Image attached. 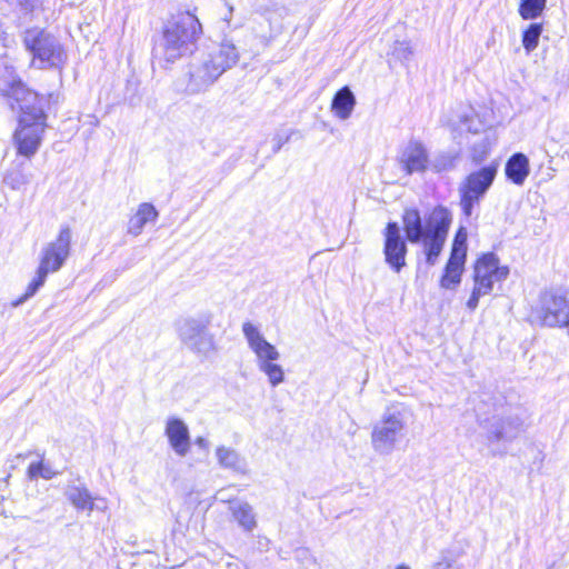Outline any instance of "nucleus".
I'll list each match as a JSON object with an SVG mask.
<instances>
[{
	"label": "nucleus",
	"mask_w": 569,
	"mask_h": 569,
	"mask_svg": "<svg viewBox=\"0 0 569 569\" xmlns=\"http://www.w3.org/2000/svg\"><path fill=\"white\" fill-rule=\"evenodd\" d=\"M6 94L12 97L20 109L13 144L18 154L30 159L38 152L47 128L44 99L26 88L20 80L13 81L10 89L6 90Z\"/></svg>",
	"instance_id": "obj_1"
},
{
	"label": "nucleus",
	"mask_w": 569,
	"mask_h": 569,
	"mask_svg": "<svg viewBox=\"0 0 569 569\" xmlns=\"http://www.w3.org/2000/svg\"><path fill=\"white\" fill-rule=\"evenodd\" d=\"M451 214L443 207H436L425 223L417 209H406L402 214V224L406 239L410 243H422L426 262L435 266L445 246Z\"/></svg>",
	"instance_id": "obj_2"
},
{
	"label": "nucleus",
	"mask_w": 569,
	"mask_h": 569,
	"mask_svg": "<svg viewBox=\"0 0 569 569\" xmlns=\"http://www.w3.org/2000/svg\"><path fill=\"white\" fill-rule=\"evenodd\" d=\"M201 32V23L194 14L179 13L164 24L162 36L154 48V56L173 62L191 52Z\"/></svg>",
	"instance_id": "obj_3"
},
{
	"label": "nucleus",
	"mask_w": 569,
	"mask_h": 569,
	"mask_svg": "<svg viewBox=\"0 0 569 569\" xmlns=\"http://www.w3.org/2000/svg\"><path fill=\"white\" fill-rule=\"evenodd\" d=\"M239 60V51L232 41L224 39L217 48L190 70L187 90L198 93L210 87L222 73Z\"/></svg>",
	"instance_id": "obj_4"
},
{
	"label": "nucleus",
	"mask_w": 569,
	"mask_h": 569,
	"mask_svg": "<svg viewBox=\"0 0 569 569\" xmlns=\"http://www.w3.org/2000/svg\"><path fill=\"white\" fill-rule=\"evenodd\" d=\"M71 228L67 224L62 226L57 237L42 248L36 277L17 305L32 297L44 284L49 273L58 272L63 267L71 253Z\"/></svg>",
	"instance_id": "obj_5"
},
{
	"label": "nucleus",
	"mask_w": 569,
	"mask_h": 569,
	"mask_svg": "<svg viewBox=\"0 0 569 569\" xmlns=\"http://www.w3.org/2000/svg\"><path fill=\"white\" fill-rule=\"evenodd\" d=\"M242 333L247 340L248 347L256 356L258 369L264 373L269 383L277 387L284 381L283 368L277 363L280 359V352L271 345L259 328L250 321L242 323Z\"/></svg>",
	"instance_id": "obj_6"
},
{
	"label": "nucleus",
	"mask_w": 569,
	"mask_h": 569,
	"mask_svg": "<svg viewBox=\"0 0 569 569\" xmlns=\"http://www.w3.org/2000/svg\"><path fill=\"white\" fill-rule=\"evenodd\" d=\"M509 276V268L501 266L493 252L480 256L473 267V288L467 301V308L475 311L481 297L492 292L496 283L503 282Z\"/></svg>",
	"instance_id": "obj_7"
},
{
	"label": "nucleus",
	"mask_w": 569,
	"mask_h": 569,
	"mask_svg": "<svg viewBox=\"0 0 569 569\" xmlns=\"http://www.w3.org/2000/svg\"><path fill=\"white\" fill-rule=\"evenodd\" d=\"M407 427V412L400 406L386 410L371 432V446L378 455H390L403 437Z\"/></svg>",
	"instance_id": "obj_8"
},
{
	"label": "nucleus",
	"mask_w": 569,
	"mask_h": 569,
	"mask_svg": "<svg viewBox=\"0 0 569 569\" xmlns=\"http://www.w3.org/2000/svg\"><path fill=\"white\" fill-rule=\"evenodd\" d=\"M23 44L33 56V63L39 69L61 68L67 61V53L59 40L52 34L37 28L23 33Z\"/></svg>",
	"instance_id": "obj_9"
},
{
	"label": "nucleus",
	"mask_w": 569,
	"mask_h": 569,
	"mask_svg": "<svg viewBox=\"0 0 569 569\" xmlns=\"http://www.w3.org/2000/svg\"><path fill=\"white\" fill-rule=\"evenodd\" d=\"M208 318L188 317L177 321L176 328L181 343L193 353L208 358L218 350L214 336L209 331Z\"/></svg>",
	"instance_id": "obj_10"
},
{
	"label": "nucleus",
	"mask_w": 569,
	"mask_h": 569,
	"mask_svg": "<svg viewBox=\"0 0 569 569\" xmlns=\"http://www.w3.org/2000/svg\"><path fill=\"white\" fill-rule=\"evenodd\" d=\"M497 176V166L489 164L469 173L459 184L460 208L469 218L485 197Z\"/></svg>",
	"instance_id": "obj_11"
},
{
	"label": "nucleus",
	"mask_w": 569,
	"mask_h": 569,
	"mask_svg": "<svg viewBox=\"0 0 569 569\" xmlns=\"http://www.w3.org/2000/svg\"><path fill=\"white\" fill-rule=\"evenodd\" d=\"M536 317L546 327H568L569 289L550 290L541 293L536 309Z\"/></svg>",
	"instance_id": "obj_12"
},
{
	"label": "nucleus",
	"mask_w": 569,
	"mask_h": 569,
	"mask_svg": "<svg viewBox=\"0 0 569 569\" xmlns=\"http://www.w3.org/2000/svg\"><path fill=\"white\" fill-rule=\"evenodd\" d=\"M383 256L392 271L399 273L406 266L407 242L397 222H388L383 230Z\"/></svg>",
	"instance_id": "obj_13"
},
{
	"label": "nucleus",
	"mask_w": 569,
	"mask_h": 569,
	"mask_svg": "<svg viewBox=\"0 0 569 569\" xmlns=\"http://www.w3.org/2000/svg\"><path fill=\"white\" fill-rule=\"evenodd\" d=\"M467 236L460 230L452 243L450 258L441 277L440 286L443 289H456L461 282L467 257Z\"/></svg>",
	"instance_id": "obj_14"
},
{
	"label": "nucleus",
	"mask_w": 569,
	"mask_h": 569,
	"mask_svg": "<svg viewBox=\"0 0 569 569\" xmlns=\"http://www.w3.org/2000/svg\"><path fill=\"white\" fill-rule=\"evenodd\" d=\"M397 163L407 174H422L429 169V152L427 147L419 140H409L397 156Z\"/></svg>",
	"instance_id": "obj_15"
},
{
	"label": "nucleus",
	"mask_w": 569,
	"mask_h": 569,
	"mask_svg": "<svg viewBox=\"0 0 569 569\" xmlns=\"http://www.w3.org/2000/svg\"><path fill=\"white\" fill-rule=\"evenodd\" d=\"M64 495L77 510L90 513L94 509L101 512L108 509L107 500L101 497H93L84 485H69Z\"/></svg>",
	"instance_id": "obj_16"
},
{
	"label": "nucleus",
	"mask_w": 569,
	"mask_h": 569,
	"mask_svg": "<svg viewBox=\"0 0 569 569\" xmlns=\"http://www.w3.org/2000/svg\"><path fill=\"white\" fill-rule=\"evenodd\" d=\"M164 435L169 445L179 457H186L191 447L189 428L180 418H169L166 422Z\"/></svg>",
	"instance_id": "obj_17"
},
{
	"label": "nucleus",
	"mask_w": 569,
	"mask_h": 569,
	"mask_svg": "<svg viewBox=\"0 0 569 569\" xmlns=\"http://www.w3.org/2000/svg\"><path fill=\"white\" fill-rule=\"evenodd\" d=\"M159 216L158 210L149 202H142L138 206L137 212L129 219L127 232L138 237L146 223L156 221Z\"/></svg>",
	"instance_id": "obj_18"
},
{
	"label": "nucleus",
	"mask_w": 569,
	"mask_h": 569,
	"mask_svg": "<svg viewBox=\"0 0 569 569\" xmlns=\"http://www.w3.org/2000/svg\"><path fill=\"white\" fill-rule=\"evenodd\" d=\"M505 172L515 184L522 186L530 173L528 157L521 152L512 154L506 163Z\"/></svg>",
	"instance_id": "obj_19"
},
{
	"label": "nucleus",
	"mask_w": 569,
	"mask_h": 569,
	"mask_svg": "<svg viewBox=\"0 0 569 569\" xmlns=\"http://www.w3.org/2000/svg\"><path fill=\"white\" fill-rule=\"evenodd\" d=\"M356 106V97L348 86L336 92L331 102V111L340 120L350 118Z\"/></svg>",
	"instance_id": "obj_20"
},
{
	"label": "nucleus",
	"mask_w": 569,
	"mask_h": 569,
	"mask_svg": "<svg viewBox=\"0 0 569 569\" xmlns=\"http://www.w3.org/2000/svg\"><path fill=\"white\" fill-rule=\"evenodd\" d=\"M216 457L220 467L230 469L238 473L247 472V461L234 449L219 446L216 449Z\"/></svg>",
	"instance_id": "obj_21"
},
{
	"label": "nucleus",
	"mask_w": 569,
	"mask_h": 569,
	"mask_svg": "<svg viewBox=\"0 0 569 569\" xmlns=\"http://www.w3.org/2000/svg\"><path fill=\"white\" fill-rule=\"evenodd\" d=\"M229 510L244 531L251 532L257 527L256 513L248 502L232 501L230 502Z\"/></svg>",
	"instance_id": "obj_22"
},
{
	"label": "nucleus",
	"mask_w": 569,
	"mask_h": 569,
	"mask_svg": "<svg viewBox=\"0 0 569 569\" xmlns=\"http://www.w3.org/2000/svg\"><path fill=\"white\" fill-rule=\"evenodd\" d=\"M459 153L455 151H440L429 158V169L435 172L450 171L456 167Z\"/></svg>",
	"instance_id": "obj_23"
},
{
	"label": "nucleus",
	"mask_w": 569,
	"mask_h": 569,
	"mask_svg": "<svg viewBox=\"0 0 569 569\" xmlns=\"http://www.w3.org/2000/svg\"><path fill=\"white\" fill-rule=\"evenodd\" d=\"M542 30V23L533 22L522 31L521 41L527 53L537 49Z\"/></svg>",
	"instance_id": "obj_24"
},
{
	"label": "nucleus",
	"mask_w": 569,
	"mask_h": 569,
	"mask_svg": "<svg viewBox=\"0 0 569 569\" xmlns=\"http://www.w3.org/2000/svg\"><path fill=\"white\" fill-rule=\"evenodd\" d=\"M547 0H520L519 14L525 20L539 18L546 9Z\"/></svg>",
	"instance_id": "obj_25"
},
{
	"label": "nucleus",
	"mask_w": 569,
	"mask_h": 569,
	"mask_svg": "<svg viewBox=\"0 0 569 569\" xmlns=\"http://www.w3.org/2000/svg\"><path fill=\"white\" fill-rule=\"evenodd\" d=\"M518 431L517 427H512L510 422L498 420L492 425V429L489 431L488 439L500 441L510 440L516 437Z\"/></svg>",
	"instance_id": "obj_26"
},
{
	"label": "nucleus",
	"mask_w": 569,
	"mask_h": 569,
	"mask_svg": "<svg viewBox=\"0 0 569 569\" xmlns=\"http://www.w3.org/2000/svg\"><path fill=\"white\" fill-rule=\"evenodd\" d=\"M27 473L30 480H34L39 477L49 480L57 475V472L53 471L50 466L44 465L42 460L30 463Z\"/></svg>",
	"instance_id": "obj_27"
},
{
	"label": "nucleus",
	"mask_w": 569,
	"mask_h": 569,
	"mask_svg": "<svg viewBox=\"0 0 569 569\" xmlns=\"http://www.w3.org/2000/svg\"><path fill=\"white\" fill-rule=\"evenodd\" d=\"M391 56L400 62L406 63L409 62L413 56V50L408 41H396L391 50Z\"/></svg>",
	"instance_id": "obj_28"
},
{
	"label": "nucleus",
	"mask_w": 569,
	"mask_h": 569,
	"mask_svg": "<svg viewBox=\"0 0 569 569\" xmlns=\"http://www.w3.org/2000/svg\"><path fill=\"white\" fill-rule=\"evenodd\" d=\"M7 183L16 190L21 189L31 181V173L23 172L22 170L12 171L6 178Z\"/></svg>",
	"instance_id": "obj_29"
},
{
	"label": "nucleus",
	"mask_w": 569,
	"mask_h": 569,
	"mask_svg": "<svg viewBox=\"0 0 569 569\" xmlns=\"http://www.w3.org/2000/svg\"><path fill=\"white\" fill-rule=\"evenodd\" d=\"M490 150V142L487 138L481 139L471 148V159L475 163L482 162Z\"/></svg>",
	"instance_id": "obj_30"
},
{
	"label": "nucleus",
	"mask_w": 569,
	"mask_h": 569,
	"mask_svg": "<svg viewBox=\"0 0 569 569\" xmlns=\"http://www.w3.org/2000/svg\"><path fill=\"white\" fill-rule=\"evenodd\" d=\"M482 124L479 119L475 116L466 117L462 122V129L469 132L477 133L481 130Z\"/></svg>",
	"instance_id": "obj_31"
},
{
	"label": "nucleus",
	"mask_w": 569,
	"mask_h": 569,
	"mask_svg": "<svg viewBox=\"0 0 569 569\" xmlns=\"http://www.w3.org/2000/svg\"><path fill=\"white\" fill-rule=\"evenodd\" d=\"M19 4L26 11H33L43 4V0H19Z\"/></svg>",
	"instance_id": "obj_32"
},
{
	"label": "nucleus",
	"mask_w": 569,
	"mask_h": 569,
	"mask_svg": "<svg viewBox=\"0 0 569 569\" xmlns=\"http://www.w3.org/2000/svg\"><path fill=\"white\" fill-rule=\"evenodd\" d=\"M292 133H293V131H290V133H288L286 137L277 134L273 138V141H274L273 152H278L282 148V146L290 140V137Z\"/></svg>",
	"instance_id": "obj_33"
},
{
	"label": "nucleus",
	"mask_w": 569,
	"mask_h": 569,
	"mask_svg": "<svg viewBox=\"0 0 569 569\" xmlns=\"http://www.w3.org/2000/svg\"><path fill=\"white\" fill-rule=\"evenodd\" d=\"M196 446H198L200 449L208 451L210 447V442L204 437H197L194 440Z\"/></svg>",
	"instance_id": "obj_34"
},
{
	"label": "nucleus",
	"mask_w": 569,
	"mask_h": 569,
	"mask_svg": "<svg viewBox=\"0 0 569 569\" xmlns=\"http://www.w3.org/2000/svg\"><path fill=\"white\" fill-rule=\"evenodd\" d=\"M432 569H450V563L440 561V562L435 563L432 566Z\"/></svg>",
	"instance_id": "obj_35"
},
{
	"label": "nucleus",
	"mask_w": 569,
	"mask_h": 569,
	"mask_svg": "<svg viewBox=\"0 0 569 569\" xmlns=\"http://www.w3.org/2000/svg\"><path fill=\"white\" fill-rule=\"evenodd\" d=\"M227 10H228V13H226L223 16V20L227 21L228 23L230 22V17H231V13L233 11V8L229 4H227Z\"/></svg>",
	"instance_id": "obj_36"
},
{
	"label": "nucleus",
	"mask_w": 569,
	"mask_h": 569,
	"mask_svg": "<svg viewBox=\"0 0 569 569\" xmlns=\"http://www.w3.org/2000/svg\"><path fill=\"white\" fill-rule=\"evenodd\" d=\"M396 569H410V568L406 565H399Z\"/></svg>",
	"instance_id": "obj_37"
}]
</instances>
